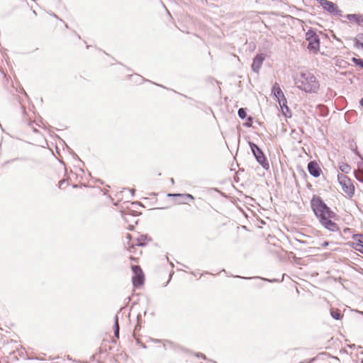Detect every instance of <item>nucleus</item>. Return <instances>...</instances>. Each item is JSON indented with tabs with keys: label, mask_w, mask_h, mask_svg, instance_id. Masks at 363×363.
I'll use <instances>...</instances> for the list:
<instances>
[{
	"label": "nucleus",
	"mask_w": 363,
	"mask_h": 363,
	"mask_svg": "<svg viewBox=\"0 0 363 363\" xmlns=\"http://www.w3.org/2000/svg\"><path fill=\"white\" fill-rule=\"evenodd\" d=\"M249 145L251 148L254 157L256 158L257 162L265 169H268L269 164L266 158L263 151L254 143L249 142Z\"/></svg>",
	"instance_id": "nucleus-3"
},
{
	"label": "nucleus",
	"mask_w": 363,
	"mask_h": 363,
	"mask_svg": "<svg viewBox=\"0 0 363 363\" xmlns=\"http://www.w3.org/2000/svg\"><path fill=\"white\" fill-rule=\"evenodd\" d=\"M362 363H363V359H362Z\"/></svg>",
	"instance_id": "nucleus-37"
},
{
	"label": "nucleus",
	"mask_w": 363,
	"mask_h": 363,
	"mask_svg": "<svg viewBox=\"0 0 363 363\" xmlns=\"http://www.w3.org/2000/svg\"><path fill=\"white\" fill-rule=\"evenodd\" d=\"M33 123H34V122L30 121V122L29 123V125H30V126H32V125H33Z\"/></svg>",
	"instance_id": "nucleus-31"
},
{
	"label": "nucleus",
	"mask_w": 363,
	"mask_h": 363,
	"mask_svg": "<svg viewBox=\"0 0 363 363\" xmlns=\"http://www.w3.org/2000/svg\"><path fill=\"white\" fill-rule=\"evenodd\" d=\"M272 93L274 94V96H276V98H277L281 108L283 109V107H285L286 109L288 111L289 108L286 105V99L285 98V96H284L283 91H281V88L279 86L277 83H276L273 86Z\"/></svg>",
	"instance_id": "nucleus-6"
},
{
	"label": "nucleus",
	"mask_w": 363,
	"mask_h": 363,
	"mask_svg": "<svg viewBox=\"0 0 363 363\" xmlns=\"http://www.w3.org/2000/svg\"><path fill=\"white\" fill-rule=\"evenodd\" d=\"M354 47L363 49V33H359L354 38Z\"/></svg>",
	"instance_id": "nucleus-13"
},
{
	"label": "nucleus",
	"mask_w": 363,
	"mask_h": 363,
	"mask_svg": "<svg viewBox=\"0 0 363 363\" xmlns=\"http://www.w3.org/2000/svg\"><path fill=\"white\" fill-rule=\"evenodd\" d=\"M315 360V357H313V358L311 359L308 363H312Z\"/></svg>",
	"instance_id": "nucleus-28"
},
{
	"label": "nucleus",
	"mask_w": 363,
	"mask_h": 363,
	"mask_svg": "<svg viewBox=\"0 0 363 363\" xmlns=\"http://www.w3.org/2000/svg\"><path fill=\"white\" fill-rule=\"evenodd\" d=\"M354 176L356 177V179L360 182H362L363 183V172H357L356 171L354 172Z\"/></svg>",
	"instance_id": "nucleus-21"
},
{
	"label": "nucleus",
	"mask_w": 363,
	"mask_h": 363,
	"mask_svg": "<svg viewBox=\"0 0 363 363\" xmlns=\"http://www.w3.org/2000/svg\"><path fill=\"white\" fill-rule=\"evenodd\" d=\"M337 179L342 186V191L350 197H352L354 194V186L351 179L343 174H339L337 175Z\"/></svg>",
	"instance_id": "nucleus-4"
},
{
	"label": "nucleus",
	"mask_w": 363,
	"mask_h": 363,
	"mask_svg": "<svg viewBox=\"0 0 363 363\" xmlns=\"http://www.w3.org/2000/svg\"><path fill=\"white\" fill-rule=\"evenodd\" d=\"M352 62H353L356 65H358V66L361 67L362 68H363V60H362V59L353 57V58L352 59Z\"/></svg>",
	"instance_id": "nucleus-19"
},
{
	"label": "nucleus",
	"mask_w": 363,
	"mask_h": 363,
	"mask_svg": "<svg viewBox=\"0 0 363 363\" xmlns=\"http://www.w3.org/2000/svg\"><path fill=\"white\" fill-rule=\"evenodd\" d=\"M34 132H38V130L35 128H33Z\"/></svg>",
	"instance_id": "nucleus-36"
},
{
	"label": "nucleus",
	"mask_w": 363,
	"mask_h": 363,
	"mask_svg": "<svg viewBox=\"0 0 363 363\" xmlns=\"http://www.w3.org/2000/svg\"><path fill=\"white\" fill-rule=\"evenodd\" d=\"M329 245V242H327V241H325L323 244H322V247H327L328 245Z\"/></svg>",
	"instance_id": "nucleus-26"
},
{
	"label": "nucleus",
	"mask_w": 363,
	"mask_h": 363,
	"mask_svg": "<svg viewBox=\"0 0 363 363\" xmlns=\"http://www.w3.org/2000/svg\"><path fill=\"white\" fill-rule=\"evenodd\" d=\"M238 116L241 119H245L247 117L246 108H239V110L238 111Z\"/></svg>",
	"instance_id": "nucleus-18"
},
{
	"label": "nucleus",
	"mask_w": 363,
	"mask_h": 363,
	"mask_svg": "<svg viewBox=\"0 0 363 363\" xmlns=\"http://www.w3.org/2000/svg\"><path fill=\"white\" fill-rule=\"evenodd\" d=\"M133 225H130L129 229H130V230H133Z\"/></svg>",
	"instance_id": "nucleus-35"
},
{
	"label": "nucleus",
	"mask_w": 363,
	"mask_h": 363,
	"mask_svg": "<svg viewBox=\"0 0 363 363\" xmlns=\"http://www.w3.org/2000/svg\"><path fill=\"white\" fill-rule=\"evenodd\" d=\"M333 15L336 16H339V17H342L343 16L342 11L338 9V6L335 9V11H334Z\"/></svg>",
	"instance_id": "nucleus-22"
},
{
	"label": "nucleus",
	"mask_w": 363,
	"mask_h": 363,
	"mask_svg": "<svg viewBox=\"0 0 363 363\" xmlns=\"http://www.w3.org/2000/svg\"><path fill=\"white\" fill-rule=\"evenodd\" d=\"M151 240L150 238H148L146 235H141L136 238L135 242H133L128 247V250L130 253L134 252L135 246H145L147 243Z\"/></svg>",
	"instance_id": "nucleus-7"
},
{
	"label": "nucleus",
	"mask_w": 363,
	"mask_h": 363,
	"mask_svg": "<svg viewBox=\"0 0 363 363\" xmlns=\"http://www.w3.org/2000/svg\"><path fill=\"white\" fill-rule=\"evenodd\" d=\"M361 167H362V163H359V164H358V167L360 169V168H361Z\"/></svg>",
	"instance_id": "nucleus-34"
},
{
	"label": "nucleus",
	"mask_w": 363,
	"mask_h": 363,
	"mask_svg": "<svg viewBox=\"0 0 363 363\" xmlns=\"http://www.w3.org/2000/svg\"><path fill=\"white\" fill-rule=\"evenodd\" d=\"M170 181H171V183H172V184H174V179H173V178H172Z\"/></svg>",
	"instance_id": "nucleus-32"
},
{
	"label": "nucleus",
	"mask_w": 363,
	"mask_h": 363,
	"mask_svg": "<svg viewBox=\"0 0 363 363\" xmlns=\"http://www.w3.org/2000/svg\"><path fill=\"white\" fill-rule=\"evenodd\" d=\"M308 170L310 174L314 177H318L320 175L321 169L315 161H311L308 164Z\"/></svg>",
	"instance_id": "nucleus-9"
},
{
	"label": "nucleus",
	"mask_w": 363,
	"mask_h": 363,
	"mask_svg": "<svg viewBox=\"0 0 363 363\" xmlns=\"http://www.w3.org/2000/svg\"><path fill=\"white\" fill-rule=\"evenodd\" d=\"M134 193H135V190H134V189H132V190H131V194H132V195H134Z\"/></svg>",
	"instance_id": "nucleus-33"
},
{
	"label": "nucleus",
	"mask_w": 363,
	"mask_h": 363,
	"mask_svg": "<svg viewBox=\"0 0 363 363\" xmlns=\"http://www.w3.org/2000/svg\"><path fill=\"white\" fill-rule=\"evenodd\" d=\"M133 284L135 287H138L144 283V274L141 272L138 274H135L133 277Z\"/></svg>",
	"instance_id": "nucleus-12"
},
{
	"label": "nucleus",
	"mask_w": 363,
	"mask_h": 363,
	"mask_svg": "<svg viewBox=\"0 0 363 363\" xmlns=\"http://www.w3.org/2000/svg\"><path fill=\"white\" fill-rule=\"evenodd\" d=\"M339 168L341 172L345 174H348L351 171V167L345 162L340 163Z\"/></svg>",
	"instance_id": "nucleus-14"
},
{
	"label": "nucleus",
	"mask_w": 363,
	"mask_h": 363,
	"mask_svg": "<svg viewBox=\"0 0 363 363\" xmlns=\"http://www.w3.org/2000/svg\"><path fill=\"white\" fill-rule=\"evenodd\" d=\"M316 1L325 11L331 14H333L337 7V4L328 0H316Z\"/></svg>",
	"instance_id": "nucleus-8"
},
{
	"label": "nucleus",
	"mask_w": 363,
	"mask_h": 363,
	"mask_svg": "<svg viewBox=\"0 0 363 363\" xmlns=\"http://www.w3.org/2000/svg\"><path fill=\"white\" fill-rule=\"evenodd\" d=\"M345 18L350 21L354 22L357 25H362L363 23V14H347Z\"/></svg>",
	"instance_id": "nucleus-11"
},
{
	"label": "nucleus",
	"mask_w": 363,
	"mask_h": 363,
	"mask_svg": "<svg viewBox=\"0 0 363 363\" xmlns=\"http://www.w3.org/2000/svg\"><path fill=\"white\" fill-rule=\"evenodd\" d=\"M127 239H128L129 242L131 240V235L130 234H128L127 235Z\"/></svg>",
	"instance_id": "nucleus-29"
},
{
	"label": "nucleus",
	"mask_w": 363,
	"mask_h": 363,
	"mask_svg": "<svg viewBox=\"0 0 363 363\" xmlns=\"http://www.w3.org/2000/svg\"><path fill=\"white\" fill-rule=\"evenodd\" d=\"M253 118L250 116L247 118V122L245 123V125L247 127H250L252 125Z\"/></svg>",
	"instance_id": "nucleus-23"
},
{
	"label": "nucleus",
	"mask_w": 363,
	"mask_h": 363,
	"mask_svg": "<svg viewBox=\"0 0 363 363\" xmlns=\"http://www.w3.org/2000/svg\"><path fill=\"white\" fill-rule=\"evenodd\" d=\"M295 84L298 88L307 93H315L319 89V82L316 77L311 72H301L295 79Z\"/></svg>",
	"instance_id": "nucleus-2"
},
{
	"label": "nucleus",
	"mask_w": 363,
	"mask_h": 363,
	"mask_svg": "<svg viewBox=\"0 0 363 363\" xmlns=\"http://www.w3.org/2000/svg\"><path fill=\"white\" fill-rule=\"evenodd\" d=\"M114 335L116 337H119V324H118V316H115V323H114Z\"/></svg>",
	"instance_id": "nucleus-17"
},
{
	"label": "nucleus",
	"mask_w": 363,
	"mask_h": 363,
	"mask_svg": "<svg viewBox=\"0 0 363 363\" xmlns=\"http://www.w3.org/2000/svg\"><path fill=\"white\" fill-rule=\"evenodd\" d=\"M264 60V57L262 54L261 55H257L256 57L253 60V62L252 65V69L256 72L258 73L259 71V69L261 68L263 61Z\"/></svg>",
	"instance_id": "nucleus-10"
},
{
	"label": "nucleus",
	"mask_w": 363,
	"mask_h": 363,
	"mask_svg": "<svg viewBox=\"0 0 363 363\" xmlns=\"http://www.w3.org/2000/svg\"><path fill=\"white\" fill-rule=\"evenodd\" d=\"M330 315L335 320H340L343 316L339 310H331Z\"/></svg>",
	"instance_id": "nucleus-15"
},
{
	"label": "nucleus",
	"mask_w": 363,
	"mask_h": 363,
	"mask_svg": "<svg viewBox=\"0 0 363 363\" xmlns=\"http://www.w3.org/2000/svg\"><path fill=\"white\" fill-rule=\"evenodd\" d=\"M132 271H133L134 275L138 274L143 272L140 267L138 266V265H133V266H132Z\"/></svg>",
	"instance_id": "nucleus-20"
},
{
	"label": "nucleus",
	"mask_w": 363,
	"mask_h": 363,
	"mask_svg": "<svg viewBox=\"0 0 363 363\" xmlns=\"http://www.w3.org/2000/svg\"><path fill=\"white\" fill-rule=\"evenodd\" d=\"M167 196H169V197H184V198H189L190 199H194V196L191 194H169L167 195Z\"/></svg>",
	"instance_id": "nucleus-16"
},
{
	"label": "nucleus",
	"mask_w": 363,
	"mask_h": 363,
	"mask_svg": "<svg viewBox=\"0 0 363 363\" xmlns=\"http://www.w3.org/2000/svg\"><path fill=\"white\" fill-rule=\"evenodd\" d=\"M128 216H129V217H131V216H132V215H130V214H128V213H125V214L123 215V218H124V220H127V221H128Z\"/></svg>",
	"instance_id": "nucleus-25"
},
{
	"label": "nucleus",
	"mask_w": 363,
	"mask_h": 363,
	"mask_svg": "<svg viewBox=\"0 0 363 363\" xmlns=\"http://www.w3.org/2000/svg\"><path fill=\"white\" fill-rule=\"evenodd\" d=\"M64 183H65V180L60 181V183H59V187L62 188V186Z\"/></svg>",
	"instance_id": "nucleus-27"
},
{
	"label": "nucleus",
	"mask_w": 363,
	"mask_h": 363,
	"mask_svg": "<svg viewBox=\"0 0 363 363\" xmlns=\"http://www.w3.org/2000/svg\"><path fill=\"white\" fill-rule=\"evenodd\" d=\"M355 249L363 254V245L357 242V247Z\"/></svg>",
	"instance_id": "nucleus-24"
},
{
	"label": "nucleus",
	"mask_w": 363,
	"mask_h": 363,
	"mask_svg": "<svg viewBox=\"0 0 363 363\" xmlns=\"http://www.w3.org/2000/svg\"><path fill=\"white\" fill-rule=\"evenodd\" d=\"M311 209L320 223L331 232H337L339 227L333 220L337 216L324 202L321 197L313 195L311 200Z\"/></svg>",
	"instance_id": "nucleus-1"
},
{
	"label": "nucleus",
	"mask_w": 363,
	"mask_h": 363,
	"mask_svg": "<svg viewBox=\"0 0 363 363\" xmlns=\"http://www.w3.org/2000/svg\"><path fill=\"white\" fill-rule=\"evenodd\" d=\"M306 39L308 41V48L310 50H319L320 38L314 30L312 29L308 30L306 33Z\"/></svg>",
	"instance_id": "nucleus-5"
},
{
	"label": "nucleus",
	"mask_w": 363,
	"mask_h": 363,
	"mask_svg": "<svg viewBox=\"0 0 363 363\" xmlns=\"http://www.w3.org/2000/svg\"><path fill=\"white\" fill-rule=\"evenodd\" d=\"M360 104L363 106V98L360 100Z\"/></svg>",
	"instance_id": "nucleus-30"
}]
</instances>
